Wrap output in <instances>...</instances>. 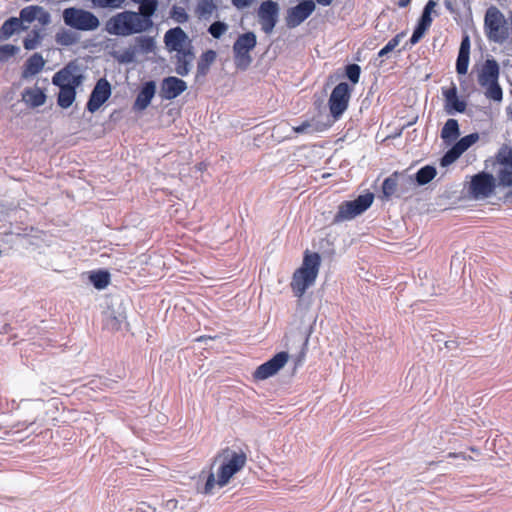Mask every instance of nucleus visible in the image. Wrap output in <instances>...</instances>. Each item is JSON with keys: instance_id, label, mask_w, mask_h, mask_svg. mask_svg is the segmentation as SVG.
<instances>
[{"instance_id": "obj_1", "label": "nucleus", "mask_w": 512, "mask_h": 512, "mask_svg": "<svg viewBox=\"0 0 512 512\" xmlns=\"http://www.w3.org/2000/svg\"><path fill=\"white\" fill-rule=\"evenodd\" d=\"M153 27V17L140 10H124L110 17L105 23L108 34L120 37L142 34Z\"/></svg>"}, {"instance_id": "obj_2", "label": "nucleus", "mask_w": 512, "mask_h": 512, "mask_svg": "<svg viewBox=\"0 0 512 512\" xmlns=\"http://www.w3.org/2000/svg\"><path fill=\"white\" fill-rule=\"evenodd\" d=\"M246 460V454L242 451H235L230 448L221 450L214 458V464L221 461L217 471V480L215 479V474L210 472L206 477L201 493L205 495L211 494L216 484L219 487L226 486L230 479L245 466Z\"/></svg>"}, {"instance_id": "obj_3", "label": "nucleus", "mask_w": 512, "mask_h": 512, "mask_svg": "<svg viewBox=\"0 0 512 512\" xmlns=\"http://www.w3.org/2000/svg\"><path fill=\"white\" fill-rule=\"evenodd\" d=\"M321 264V257L318 253L306 251L303 263L293 275L291 287L294 294L301 297L305 291L314 284Z\"/></svg>"}, {"instance_id": "obj_4", "label": "nucleus", "mask_w": 512, "mask_h": 512, "mask_svg": "<svg viewBox=\"0 0 512 512\" xmlns=\"http://www.w3.org/2000/svg\"><path fill=\"white\" fill-rule=\"evenodd\" d=\"M484 32L491 42L502 44L509 37V26L501 11L491 6L486 10L484 17Z\"/></svg>"}, {"instance_id": "obj_5", "label": "nucleus", "mask_w": 512, "mask_h": 512, "mask_svg": "<svg viewBox=\"0 0 512 512\" xmlns=\"http://www.w3.org/2000/svg\"><path fill=\"white\" fill-rule=\"evenodd\" d=\"M62 18L66 26L78 31H94L100 26L98 17L82 8H65L62 12Z\"/></svg>"}, {"instance_id": "obj_6", "label": "nucleus", "mask_w": 512, "mask_h": 512, "mask_svg": "<svg viewBox=\"0 0 512 512\" xmlns=\"http://www.w3.org/2000/svg\"><path fill=\"white\" fill-rule=\"evenodd\" d=\"M257 45V37L254 32L240 34L235 40L232 50L235 67L245 71L251 65L253 59L250 52Z\"/></svg>"}, {"instance_id": "obj_7", "label": "nucleus", "mask_w": 512, "mask_h": 512, "mask_svg": "<svg viewBox=\"0 0 512 512\" xmlns=\"http://www.w3.org/2000/svg\"><path fill=\"white\" fill-rule=\"evenodd\" d=\"M374 194L365 193L359 195L356 199L351 201H344L338 207V211L334 216V222L340 223L346 220H351L358 215L365 212L373 203Z\"/></svg>"}, {"instance_id": "obj_8", "label": "nucleus", "mask_w": 512, "mask_h": 512, "mask_svg": "<svg viewBox=\"0 0 512 512\" xmlns=\"http://www.w3.org/2000/svg\"><path fill=\"white\" fill-rule=\"evenodd\" d=\"M495 162L498 165L496 171L498 186L512 187V147L502 145L495 156Z\"/></svg>"}, {"instance_id": "obj_9", "label": "nucleus", "mask_w": 512, "mask_h": 512, "mask_svg": "<svg viewBox=\"0 0 512 512\" xmlns=\"http://www.w3.org/2000/svg\"><path fill=\"white\" fill-rule=\"evenodd\" d=\"M351 88L346 82L337 84L331 92L328 104L331 115L338 119L346 111L351 97Z\"/></svg>"}, {"instance_id": "obj_10", "label": "nucleus", "mask_w": 512, "mask_h": 512, "mask_svg": "<svg viewBox=\"0 0 512 512\" xmlns=\"http://www.w3.org/2000/svg\"><path fill=\"white\" fill-rule=\"evenodd\" d=\"M496 180L497 178L486 172H480L474 175L470 183L471 194L476 199H485L490 197L498 185Z\"/></svg>"}, {"instance_id": "obj_11", "label": "nucleus", "mask_w": 512, "mask_h": 512, "mask_svg": "<svg viewBox=\"0 0 512 512\" xmlns=\"http://www.w3.org/2000/svg\"><path fill=\"white\" fill-rule=\"evenodd\" d=\"M279 16L278 3L273 0L263 1L258 9V17L261 29L264 33L270 34L275 28Z\"/></svg>"}, {"instance_id": "obj_12", "label": "nucleus", "mask_w": 512, "mask_h": 512, "mask_svg": "<svg viewBox=\"0 0 512 512\" xmlns=\"http://www.w3.org/2000/svg\"><path fill=\"white\" fill-rule=\"evenodd\" d=\"M83 80L84 76L79 73V66L71 61L53 75L52 84L55 86H80Z\"/></svg>"}, {"instance_id": "obj_13", "label": "nucleus", "mask_w": 512, "mask_h": 512, "mask_svg": "<svg viewBox=\"0 0 512 512\" xmlns=\"http://www.w3.org/2000/svg\"><path fill=\"white\" fill-rule=\"evenodd\" d=\"M288 352L281 351L271 359L257 367L253 376L257 380H265L275 375L288 362Z\"/></svg>"}, {"instance_id": "obj_14", "label": "nucleus", "mask_w": 512, "mask_h": 512, "mask_svg": "<svg viewBox=\"0 0 512 512\" xmlns=\"http://www.w3.org/2000/svg\"><path fill=\"white\" fill-rule=\"evenodd\" d=\"M315 3L312 0H303L287 11L286 25L288 28H295L303 23L315 10Z\"/></svg>"}, {"instance_id": "obj_15", "label": "nucleus", "mask_w": 512, "mask_h": 512, "mask_svg": "<svg viewBox=\"0 0 512 512\" xmlns=\"http://www.w3.org/2000/svg\"><path fill=\"white\" fill-rule=\"evenodd\" d=\"M111 96V85L107 79H99L87 102L86 108L89 112H96Z\"/></svg>"}, {"instance_id": "obj_16", "label": "nucleus", "mask_w": 512, "mask_h": 512, "mask_svg": "<svg viewBox=\"0 0 512 512\" xmlns=\"http://www.w3.org/2000/svg\"><path fill=\"white\" fill-rule=\"evenodd\" d=\"M164 43L169 52H179L192 44L186 32L179 26L165 32Z\"/></svg>"}, {"instance_id": "obj_17", "label": "nucleus", "mask_w": 512, "mask_h": 512, "mask_svg": "<svg viewBox=\"0 0 512 512\" xmlns=\"http://www.w3.org/2000/svg\"><path fill=\"white\" fill-rule=\"evenodd\" d=\"M187 89V84L184 80L175 77H165L161 82L160 96L165 100H172L177 98Z\"/></svg>"}, {"instance_id": "obj_18", "label": "nucleus", "mask_w": 512, "mask_h": 512, "mask_svg": "<svg viewBox=\"0 0 512 512\" xmlns=\"http://www.w3.org/2000/svg\"><path fill=\"white\" fill-rule=\"evenodd\" d=\"M156 93V83L153 80L144 82L133 103V110L136 112L144 111L151 103Z\"/></svg>"}, {"instance_id": "obj_19", "label": "nucleus", "mask_w": 512, "mask_h": 512, "mask_svg": "<svg viewBox=\"0 0 512 512\" xmlns=\"http://www.w3.org/2000/svg\"><path fill=\"white\" fill-rule=\"evenodd\" d=\"M442 95L445 99V110L448 114L452 115L455 112H465L466 102L458 98L455 84H452L449 88H442Z\"/></svg>"}, {"instance_id": "obj_20", "label": "nucleus", "mask_w": 512, "mask_h": 512, "mask_svg": "<svg viewBox=\"0 0 512 512\" xmlns=\"http://www.w3.org/2000/svg\"><path fill=\"white\" fill-rule=\"evenodd\" d=\"M175 53V72L180 76L188 75L195 57L192 44Z\"/></svg>"}, {"instance_id": "obj_21", "label": "nucleus", "mask_w": 512, "mask_h": 512, "mask_svg": "<svg viewBox=\"0 0 512 512\" xmlns=\"http://www.w3.org/2000/svg\"><path fill=\"white\" fill-rule=\"evenodd\" d=\"M500 67L494 58L485 60L482 68L478 74V83L480 86H485L486 83L499 81Z\"/></svg>"}, {"instance_id": "obj_22", "label": "nucleus", "mask_w": 512, "mask_h": 512, "mask_svg": "<svg viewBox=\"0 0 512 512\" xmlns=\"http://www.w3.org/2000/svg\"><path fill=\"white\" fill-rule=\"evenodd\" d=\"M470 45V38L467 34H465L462 37L456 60V71L460 75H465L468 71L470 60Z\"/></svg>"}, {"instance_id": "obj_23", "label": "nucleus", "mask_w": 512, "mask_h": 512, "mask_svg": "<svg viewBox=\"0 0 512 512\" xmlns=\"http://www.w3.org/2000/svg\"><path fill=\"white\" fill-rule=\"evenodd\" d=\"M22 101L32 108L43 105L46 101V95L39 87L25 88L22 92Z\"/></svg>"}, {"instance_id": "obj_24", "label": "nucleus", "mask_w": 512, "mask_h": 512, "mask_svg": "<svg viewBox=\"0 0 512 512\" xmlns=\"http://www.w3.org/2000/svg\"><path fill=\"white\" fill-rule=\"evenodd\" d=\"M45 61L40 53H34L25 62L22 71L23 78H29L42 71Z\"/></svg>"}, {"instance_id": "obj_25", "label": "nucleus", "mask_w": 512, "mask_h": 512, "mask_svg": "<svg viewBox=\"0 0 512 512\" xmlns=\"http://www.w3.org/2000/svg\"><path fill=\"white\" fill-rule=\"evenodd\" d=\"M28 29L22 25V20L17 17H10L0 27V40L9 39L15 32Z\"/></svg>"}, {"instance_id": "obj_26", "label": "nucleus", "mask_w": 512, "mask_h": 512, "mask_svg": "<svg viewBox=\"0 0 512 512\" xmlns=\"http://www.w3.org/2000/svg\"><path fill=\"white\" fill-rule=\"evenodd\" d=\"M57 97V104L63 109L69 108L76 98V89L78 86L61 85Z\"/></svg>"}, {"instance_id": "obj_27", "label": "nucleus", "mask_w": 512, "mask_h": 512, "mask_svg": "<svg viewBox=\"0 0 512 512\" xmlns=\"http://www.w3.org/2000/svg\"><path fill=\"white\" fill-rule=\"evenodd\" d=\"M80 41V34L70 30L61 28L55 34V42L63 47H69Z\"/></svg>"}, {"instance_id": "obj_28", "label": "nucleus", "mask_w": 512, "mask_h": 512, "mask_svg": "<svg viewBox=\"0 0 512 512\" xmlns=\"http://www.w3.org/2000/svg\"><path fill=\"white\" fill-rule=\"evenodd\" d=\"M382 193L385 199H389L394 195L397 196L399 193L398 172H394L392 175L384 179L382 183Z\"/></svg>"}, {"instance_id": "obj_29", "label": "nucleus", "mask_w": 512, "mask_h": 512, "mask_svg": "<svg viewBox=\"0 0 512 512\" xmlns=\"http://www.w3.org/2000/svg\"><path fill=\"white\" fill-rule=\"evenodd\" d=\"M459 124L455 119H448L441 130V138L446 143H451L459 136Z\"/></svg>"}, {"instance_id": "obj_30", "label": "nucleus", "mask_w": 512, "mask_h": 512, "mask_svg": "<svg viewBox=\"0 0 512 512\" xmlns=\"http://www.w3.org/2000/svg\"><path fill=\"white\" fill-rule=\"evenodd\" d=\"M216 59V52L213 50H207L202 53L200 59L197 62V77L198 76H206L209 71L210 65Z\"/></svg>"}, {"instance_id": "obj_31", "label": "nucleus", "mask_w": 512, "mask_h": 512, "mask_svg": "<svg viewBox=\"0 0 512 512\" xmlns=\"http://www.w3.org/2000/svg\"><path fill=\"white\" fill-rule=\"evenodd\" d=\"M135 49L142 54L153 53L156 49V41L151 36H138L135 38Z\"/></svg>"}, {"instance_id": "obj_32", "label": "nucleus", "mask_w": 512, "mask_h": 512, "mask_svg": "<svg viewBox=\"0 0 512 512\" xmlns=\"http://www.w3.org/2000/svg\"><path fill=\"white\" fill-rule=\"evenodd\" d=\"M327 129L326 125H323L316 121H304L301 125L293 127V131L297 134H315L323 132Z\"/></svg>"}, {"instance_id": "obj_33", "label": "nucleus", "mask_w": 512, "mask_h": 512, "mask_svg": "<svg viewBox=\"0 0 512 512\" xmlns=\"http://www.w3.org/2000/svg\"><path fill=\"white\" fill-rule=\"evenodd\" d=\"M436 168L431 165H426L420 168L413 176L416 185L423 186L428 184L436 176Z\"/></svg>"}, {"instance_id": "obj_34", "label": "nucleus", "mask_w": 512, "mask_h": 512, "mask_svg": "<svg viewBox=\"0 0 512 512\" xmlns=\"http://www.w3.org/2000/svg\"><path fill=\"white\" fill-rule=\"evenodd\" d=\"M89 280L96 289L102 290L110 283V273L106 270L93 271L89 276Z\"/></svg>"}, {"instance_id": "obj_35", "label": "nucleus", "mask_w": 512, "mask_h": 512, "mask_svg": "<svg viewBox=\"0 0 512 512\" xmlns=\"http://www.w3.org/2000/svg\"><path fill=\"white\" fill-rule=\"evenodd\" d=\"M398 180L399 193L397 194V197L403 196L405 193L416 187V183L412 175H407L403 172H398Z\"/></svg>"}, {"instance_id": "obj_36", "label": "nucleus", "mask_w": 512, "mask_h": 512, "mask_svg": "<svg viewBox=\"0 0 512 512\" xmlns=\"http://www.w3.org/2000/svg\"><path fill=\"white\" fill-rule=\"evenodd\" d=\"M484 88H486L485 90V97L487 99H490V100H493L495 102H501L502 99H503V90L499 84V81H495V82H491V83H486L485 86H483Z\"/></svg>"}, {"instance_id": "obj_37", "label": "nucleus", "mask_w": 512, "mask_h": 512, "mask_svg": "<svg viewBox=\"0 0 512 512\" xmlns=\"http://www.w3.org/2000/svg\"><path fill=\"white\" fill-rule=\"evenodd\" d=\"M125 319L126 317L124 314L111 311L108 313V316L105 321V326L110 330L118 331L121 329Z\"/></svg>"}, {"instance_id": "obj_38", "label": "nucleus", "mask_w": 512, "mask_h": 512, "mask_svg": "<svg viewBox=\"0 0 512 512\" xmlns=\"http://www.w3.org/2000/svg\"><path fill=\"white\" fill-rule=\"evenodd\" d=\"M217 9L214 0H199L196 6V13L199 17H208Z\"/></svg>"}, {"instance_id": "obj_39", "label": "nucleus", "mask_w": 512, "mask_h": 512, "mask_svg": "<svg viewBox=\"0 0 512 512\" xmlns=\"http://www.w3.org/2000/svg\"><path fill=\"white\" fill-rule=\"evenodd\" d=\"M138 4V10L153 17L159 7V0H131Z\"/></svg>"}, {"instance_id": "obj_40", "label": "nucleus", "mask_w": 512, "mask_h": 512, "mask_svg": "<svg viewBox=\"0 0 512 512\" xmlns=\"http://www.w3.org/2000/svg\"><path fill=\"white\" fill-rule=\"evenodd\" d=\"M43 36L40 31L37 29H33L27 37L23 40V46L26 50H34L41 43Z\"/></svg>"}, {"instance_id": "obj_41", "label": "nucleus", "mask_w": 512, "mask_h": 512, "mask_svg": "<svg viewBox=\"0 0 512 512\" xmlns=\"http://www.w3.org/2000/svg\"><path fill=\"white\" fill-rule=\"evenodd\" d=\"M479 139L478 133H471L459 139L454 146L458 149V151L463 154L466 150H468L474 143H476Z\"/></svg>"}, {"instance_id": "obj_42", "label": "nucleus", "mask_w": 512, "mask_h": 512, "mask_svg": "<svg viewBox=\"0 0 512 512\" xmlns=\"http://www.w3.org/2000/svg\"><path fill=\"white\" fill-rule=\"evenodd\" d=\"M39 7L40 6L37 5H31L21 9L19 19L22 20V24L24 22L32 23L33 21H35L37 18Z\"/></svg>"}, {"instance_id": "obj_43", "label": "nucleus", "mask_w": 512, "mask_h": 512, "mask_svg": "<svg viewBox=\"0 0 512 512\" xmlns=\"http://www.w3.org/2000/svg\"><path fill=\"white\" fill-rule=\"evenodd\" d=\"M169 14L170 18L179 24H184L189 20L188 13L186 12L185 8L181 6L173 5Z\"/></svg>"}, {"instance_id": "obj_44", "label": "nucleus", "mask_w": 512, "mask_h": 512, "mask_svg": "<svg viewBox=\"0 0 512 512\" xmlns=\"http://www.w3.org/2000/svg\"><path fill=\"white\" fill-rule=\"evenodd\" d=\"M20 48L13 44L0 45V63L7 62L10 58L14 57Z\"/></svg>"}, {"instance_id": "obj_45", "label": "nucleus", "mask_w": 512, "mask_h": 512, "mask_svg": "<svg viewBox=\"0 0 512 512\" xmlns=\"http://www.w3.org/2000/svg\"><path fill=\"white\" fill-rule=\"evenodd\" d=\"M462 154L453 145L441 158L440 164L443 167L449 166L455 162Z\"/></svg>"}, {"instance_id": "obj_46", "label": "nucleus", "mask_w": 512, "mask_h": 512, "mask_svg": "<svg viewBox=\"0 0 512 512\" xmlns=\"http://www.w3.org/2000/svg\"><path fill=\"white\" fill-rule=\"evenodd\" d=\"M227 30L228 25L222 21H215L208 28L209 34L216 39L221 38Z\"/></svg>"}, {"instance_id": "obj_47", "label": "nucleus", "mask_w": 512, "mask_h": 512, "mask_svg": "<svg viewBox=\"0 0 512 512\" xmlns=\"http://www.w3.org/2000/svg\"><path fill=\"white\" fill-rule=\"evenodd\" d=\"M345 73L347 78L353 83L356 84L359 82L361 68L358 64H348L345 69Z\"/></svg>"}, {"instance_id": "obj_48", "label": "nucleus", "mask_w": 512, "mask_h": 512, "mask_svg": "<svg viewBox=\"0 0 512 512\" xmlns=\"http://www.w3.org/2000/svg\"><path fill=\"white\" fill-rule=\"evenodd\" d=\"M428 29H429L428 27L423 26V25L417 23L415 28H414V31L412 33V36H411V38L409 40L410 45L417 44L423 38L424 34L426 33V31Z\"/></svg>"}, {"instance_id": "obj_49", "label": "nucleus", "mask_w": 512, "mask_h": 512, "mask_svg": "<svg viewBox=\"0 0 512 512\" xmlns=\"http://www.w3.org/2000/svg\"><path fill=\"white\" fill-rule=\"evenodd\" d=\"M114 57L120 63H124V64L131 63L135 60V51L132 49H125L119 55H114Z\"/></svg>"}, {"instance_id": "obj_50", "label": "nucleus", "mask_w": 512, "mask_h": 512, "mask_svg": "<svg viewBox=\"0 0 512 512\" xmlns=\"http://www.w3.org/2000/svg\"><path fill=\"white\" fill-rule=\"evenodd\" d=\"M125 0H92L93 4L101 8H119Z\"/></svg>"}, {"instance_id": "obj_51", "label": "nucleus", "mask_w": 512, "mask_h": 512, "mask_svg": "<svg viewBox=\"0 0 512 512\" xmlns=\"http://www.w3.org/2000/svg\"><path fill=\"white\" fill-rule=\"evenodd\" d=\"M36 20L42 25L47 26L51 23V15L42 6L39 7Z\"/></svg>"}, {"instance_id": "obj_52", "label": "nucleus", "mask_w": 512, "mask_h": 512, "mask_svg": "<svg viewBox=\"0 0 512 512\" xmlns=\"http://www.w3.org/2000/svg\"><path fill=\"white\" fill-rule=\"evenodd\" d=\"M432 21L433 19L431 17V12L423 9L422 14L417 23L429 28L432 24Z\"/></svg>"}, {"instance_id": "obj_53", "label": "nucleus", "mask_w": 512, "mask_h": 512, "mask_svg": "<svg viewBox=\"0 0 512 512\" xmlns=\"http://www.w3.org/2000/svg\"><path fill=\"white\" fill-rule=\"evenodd\" d=\"M404 35H405L404 32L398 33L392 39H390L386 45L389 48H391L392 50H394L399 45V43H400L401 39L404 37Z\"/></svg>"}, {"instance_id": "obj_54", "label": "nucleus", "mask_w": 512, "mask_h": 512, "mask_svg": "<svg viewBox=\"0 0 512 512\" xmlns=\"http://www.w3.org/2000/svg\"><path fill=\"white\" fill-rule=\"evenodd\" d=\"M255 0H231L233 6L237 9H244L249 7Z\"/></svg>"}, {"instance_id": "obj_55", "label": "nucleus", "mask_w": 512, "mask_h": 512, "mask_svg": "<svg viewBox=\"0 0 512 512\" xmlns=\"http://www.w3.org/2000/svg\"><path fill=\"white\" fill-rule=\"evenodd\" d=\"M137 512H156V509L148 505L147 503L142 502L140 506L137 508Z\"/></svg>"}, {"instance_id": "obj_56", "label": "nucleus", "mask_w": 512, "mask_h": 512, "mask_svg": "<svg viewBox=\"0 0 512 512\" xmlns=\"http://www.w3.org/2000/svg\"><path fill=\"white\" fill-rule=\"evenodd\" d=\"M438 3V0H429L426 5L424 6V10H428L429 12L432 13L433 9L435 8V6L437 5Z\"/></svg>"}, {"instance_id": "obj_57", "label": "nucleus", "mask_w": 512, "mask_h": 512, "mask_svg": "<svg viewBox=\"0 0 512 512\" xmlns=\"http://www.w3.org/2000/svg\"><path fill=\"white\" fill-rule=\"evenodd\" d=\"M444 6L450 13H455L456 10L452 0H444Z\"/></svg>"}, {"instance_id": "obj_58", "label": "nucleus", "mask_w": 512, "mask_h": 512, "mask_svg": "<svg viewBox=\"0 0 512 512\" xmlns=\"http://www.w3.org/2000/svg\"><path fill=\"white\" fill-rule=\"evenodd\" d=\"M393 50L389 48L387 45H385L379 52L378 57L382 58L385 57L388 53L392 52Z\"/></svg>"}, {"instance_id": "obj_59", "label": "nucleus", "mask_w": 512, "mask_h": 512, "mask_svg": "<svg viewBox=\"0 0 512 512\" xmlns=\"http://www.w3.org/2000/svg\"><path fill=\"white\" fill-rule=\"evenodd\" d=\"M303 359H304V357L302 355L298 356L295 359V365H294L295 369L303 364Z\"/></svg>"}, {"instance_id": "obj_60", "label": "nucleus", "mask_w": 512, "mask_h": 512, "mask_svg": "<svg viewBox=\"0 0 512 512\" xmlns=\"http://www.w3.org/2000/svg\"><path fill=\"white\" fill-rule=\"evenodd\" d=\"M316 2L321 6H329L333 0H316Z\"/></svg>"}, {"instance_id": "obj_61", "label": "nucleus", "mask_w": 512, "mask_h": 512, "mask_svg": "<svg viewBox=\"0 0 512 512\" xmlns=\"http://www.w3.org/2000/svg\"><path fill=\"white\" fill-rule=\"evenodd\" d=\"M411 0H399L398 6L401 8L407 7L410 4Z\"/></svg>"}, {"instance_id": "obj_62", "label": "nucleus", "mask_w": 512, "mask_h": 512, "mask_svg": "<svg viewBox=\"0 0 512 512\" xmlns=\"http://www.w3.org/2000/svg\"><path fill=\"white\" fill-rule=\"evenodd\" d=\"M506 113L510 118H512V106H508L506 108Z\"/></svg>"}, {"instance_id": "obj_63", "label": "nucleus", "mask_w": 512, "mask_h": 512, "mask_svg": "<svg viewBox=\"0 0 512 512\" xmlns=\"http://www.w3.org/2000/svg\"><path fill=\"white\" fill-rule=\"evenodd\" d=\"M506 198L512 201V191L506 195Z\"/></svg>"}, {"instance_id": "obj_64", "label": "nucleus", "mask_w": 512, "mask_h": 512, "mask_svg": "<svg viewBox=\"0 0 512 512\" xmlns=\"http://www.w3.org/2000/svg\"><path fill=\"white\" fill-rule=\"evenodd\" d=\"M34 423V421H31L29 423H25V426L28 427L29 425H32Z\"/></svg>"}]
</instances>
